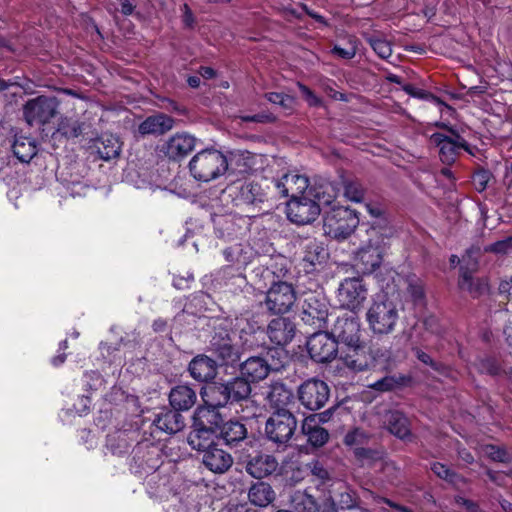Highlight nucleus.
<instances>
[{
	"mask_svg": "<svg viewBox=\"0 0 512 512\" xmlns=\"http://www.w3.org/2000/svg\"><path fill=\"white\" fill-rule=\"evenodd\" d=\"M311 473L321 481L329 479V472L319 462L311 464Z\"/></svg>",
	"mask_w": 512,
	"mask_h": 512,
	"instance_id": "60",
	"label": "nucleus"
},
{
	"mask_svg": "<svg viewBox=\"0 0 512 512\" xmlns=\"http://www.w3.org/2000/svg\"><path fill=\"white\" fill-rule=\"evenodd\" d=\"M293 501L298 512H319V502L309 494L299 492Z\"/></svg>",
	"mask_w": 512,
	"mask_h": 512,
	"instance_id": "45",
	"label": "nucleus"
},
{
	"mask_svg": "<svg viewBox=\"0 0 512 512\" xmlns=\"http://www.w3.org/2000/svg\"><path fill=\"white\" fill-rule=\"evenodd\" d=\"M319 512H338L336 500L332 497H325L319 503Z\"/></svg>",
	"mask_w": 512,
	"mask_h": 512,
	"instance_id": "58",
	"label": "nucleus"
},
{
	"mask_svg": "<svg viewBox=\"0 0 512 512\" xmlns=\"http://www.w3.org/2000/svg\"><path fill=\"white\" fill-rule=\"evenodd\" d=\"M83 124L71 117H62L58 123L56 133L65 138H76L82 134Z\"/></svg>",
	"mask_w": 512,
	"mask_h": 512,
	"instance_id": "39",
	"label": "nucleus"
},
{
	"mask_svg": "<svg viewBox=\"0 0 512 512\" xmlns=\"http://www.w3.org/2000/svg\"><path fill=\"white\" fill-rule=\"evenodd\" d=\"M491 174L487 170H479L477 171L473 177L472 182L475 189L479 192H482L486 189L488 182L490 181Z\"/></svg>",
	"mask_w": 512,
	"mask_h": 512,
	"instance_id": "54",
	"label": "nucleus"
},
{
	"mask_svg": "<svg viewBox=\"0 0 512 512\" xmlns=\"http://www.w3.org/2000/svg\"><path fill=\"white\" fill-rule=\"evenodd\" d=\"M486 252L505 255L512 250V237H506L484 248Z\"/></svg>",
	"mask_w": 512,
	"mask_h": 512,
	"instance_id": "52",
	"label": "nucleus"
},
{
	"mask_svg": "<svg viewBox=\"0 0 512 512\" xmlns=\"http://www.w3.org/2000/svg\"><path fill=\"white\" fill-rule=\"evenodd\" d=\"M328 385L319 379H309L298 389V397L303 406L315 411L321 409L329 399Z\"/></svg>",
	"mask_w": 512,
	"mask_h": 512,
	"instance_id": "10",
	"label": "nucleus"
},
{
	"mask_svg": "<svg viewBox=\"0 0 512 512\" xmlns=\"http://www.w3.org/2000/svg\"><path fill=\"white\" fill-rule=\"evenodd\" d=\"M230 402L245 400L251 393L249 381L245 377H237L225 383Z\"/></svg>",
	"mask_w": 512,
	"mask_h": 512,
	"instance_id": "38",
	"label": "nucleus"
},
{
	"mask_svg": "<svg viewBox=\"0 0 512 512\" xmlns=\"http://www.w3.org/2000/svg\"><path fill=\"white\" fill-rule=\"evenodd\" d=\"M506 318V325L504 327V335L506 342L512 347V314L507 311L501 313Z\"/></svg>",
	"mask_w": 512,
	"mask_h": 512,
	"instance_id": "59",
	"label": "nucleus"
},
{
	"mask_svg": "<svg viewBox=\"0 0 512 512\" xmlns=\"http://www.w3.org/2000/svg\"><path fill=\"white\" fill-rule=\"evenodd\" d=\"M338 511L339 510H351V509H360V499L357 496L356 492L345 488L344 491L340 492L336 499Z\"/></svg>",
	"mask_w": 512,
	"mask_h": 512,
	"instance_id": "44",
	"label": "nucleus"
},
{
	"mask_svg": "<svg viewBox=\"0 0 512 512\" xmlns=\"http://www.w3.org/2000/svg\"><path fill=\"white\" fill-rule=\"evenodd\" d=\"M280 365L270 364L264 358L254 356L241 364V375L248 381L258 382L265 379L271 370H279Z\"/></svg>",
	"mask_w": 512,
	"mask_h": 512,
	"instance_id": "17",
	"label": "nucleus"
},
{
	"mask_svg": "<svg viewBox=\"0 0 512 512\" xmlns=\"http://www.w3.org/2000/svg\"><path fill=\"white\" fill-rule=\"evenodd\" d=\"M391 236L390 228L373 226L367 230V239L353 253L354 264L363 274H370L381 266Z\"/></svg>",
	"mask_w": 512,
	"mask_h": 512,
	"instance_id": "1",
	"label": "nucleus"
},
{
	"mask_svg": "<svg viewBox=\"0 0 512 512\" xmlns=\"http://www.w3.org/2000/svg\"><path fill=\"white\" fill-rule=\"evenodd\" d=\"M267 334L271 342L283 346L294 337L295 326L288 318L277 317L270 321Z\"/></svg>",
	"mask_w": 512,
	"mask_h": 512,
	"instance_id": "18",
	"label": "nucleus"
},
{
	"mask_svg": "<svg viewBox=\"0 0 512 512\" xmlns=\"http://www.w3.org/2000/svg\"><path fill=\"white\" fill-rule=\"evenodd\" d=\"M240 199L246 204L262 202L265 194L258 183L249 182L242 185L240 189Z\"/></svg>",
	"mask_w": 512,
	"mask_h": 512,
	"instance_id": "41",
	"label": "nucleus"
},
{
	"mask_svg": "<svg viewBox=\"0 0 512 512\" xmlns=\"http://www.w3.org/2000/svg\"><path fill=\"white\" fill-rule=\"evenodd\" d=\"M368 437V434L364 430L356 428L346 434L344 442L346 445L349 446L360 445L364 444L367 441Z\"/></svg>",
	"mask_w": 512,
	"mask_h": 512,
	"instance_id": "53",
	"label": "nucleus"
},
{
	"mask_svg": "<svg viewBox=\"0 0 512 512\" xmlns=\"http://www.w3.org/2000/svg\"><path fill=\"white\" fill-rule=\"evenodd\" d=\"M327 258V252L321 242L310 240L304 247L303 262L307 271L313 270L321 265Z\"/></svg>",
	"mask_w": 512,
	"mask_h": 512,
	"instance_id": "30",
	"label": "nucleus"
},
{
	"mask_svg": "<svg viewBox=\"0 0 512 512\" xmlns=\"http://www.w3.org/2000/svg\"><path fill=\"white\" fill-rule=\"evenodd\" d=\"M215 228L220 237H229L236 232L234 218L223 215L214 219Z\"/></svg>",
	"mask_w": 512,
	"mask_h": 512,
	"instance_id": "46",
	"label": "nucleus"
},
{
	"mask_svg": "<svg viewBox=\"0 0 512 512\" xmlns=\"http://www.w3.org/2000/svg\"><path fill=\"white\" fill-rule=\"evenodd\" d=\"M339 194L337 183L324 181L308 191V195L313 196L316 203L320 206H331Z\"/></svg>",
	"mask_w": 512,
	"mask_h": 512,
	"instance_id": "28",
	"label": "nucleus"
},
{
	"mask_svg": "<svg viewBox=\"0 0 512 512\" xmlns=\"http://www.w3.org/2000/svg\"><path fill=\"white\" fill-rule=\"evenodd\" d=\"M293 399L292 392L282 384L272 386L268 394L269 403L275 408V411L287 409L293 403Z\"/></svg>",
	"mask_w": 512,
	"mask_h": 512,
	"instance_id": "36",
	"label": "nucleus"
},
{
	"mask_svg": "<svg viewBox=\"0 0 512 512\" xmlns=\"http://www.w3.org/2000/svg\"><path fill=\"white\" fill-rule=\"evenodd\" d=\"M403 90L413 96V97H416V98H421V99H424V98H427L429 95L427 92H425L424 90H421V89H418L416 87H414L413 85L411 84H406L403 86Z\"/></svg>",
	"mask_w": 512,
	"mask_h": 512,
	"instance_id": "62",
	"label": "nucleus"
},
{
	"mask_svg": "<svg viewBox=\"0 0 512 512\" xmlns=\"http://www.w3.org/2000/svg\"><path fill=\"white\" fill-rule=\"evenodd\" d=\"M196 146V138L188 133H176L164 144V153L173 160L187 156Z\"/></svg>",
	"mask_w": 512,
	"mask_h": 512,
	"instance_id": "15",
	"label": "nucleus"
},
{
	"mask_svg": "<svg viewBox=\"0 0 512 512\" xmlns=\"http://www.w3.org/2000/svg\"><path fill=\"white\" fill-rule=\"evenodd\" d=\"M368 41L372 49L379 57L383 59H388L392 55L391 43L386 39L375 36L370 37Z\"/></svg>",
	"mask_w": 512,
	"mask_h": 512,
	"instance_id": "47",
	"label": "nucleus"
},
{
	"mask_svg": "<svg viewBox=\"0 0 512 512\" xmlns=\"http://www.w3.org/2000/svg\"><path fill=\"white\" fill-rule=\"evenodd\" d=\"M297 421L291 411H274L265 426L267 438L278 445H285L293 436Z\"/></svg>",
	"mask_w": 512,
	"mask_h": 512,
	"instance_id": "7",
	"label": "nucleus"
},
{
	"mask_svg": "<svg viewBox=\"0 0 512 512\" xmlns=\"http://www.w3.org/2000/svg\"><path fill=\"white\" fill-rule=\"evenodd\" d=\"M274 185L281 196L294 198L305 195L304 193L309 187V180L305 175L291 172L275 180Z\"/></svg>",
	"mask_w": 512,
	"mask_h": 512,
	"instance_id": "14",
	"label": "nucleus"
},
{
	"mask_svg": "<svg viewBox=\"0 0 512 512\" xmlns=\"http://www.w3.org/2000/svg\"><path fill=\"white\" fill-rule=\"evenodd\" d=\"M401 384L400 379L394 376H385L373 384H370L369 387L379 392H388L399 387Z\"/></svg>",
	"mask_w": 512,
	"mask_h": 512,
	"instance_id": "48",
	"label": "nucleus"
},
{
	"mask_svg": "<svg viewBox=\"0 0 512 512\" xmlns=\"http://www.w3.org/2000/svg\"><path fill=\"white\" fill-rule=\"evenodd\" d=\"M500 294L506 296L507 299H512V277L503 279L499 284Z\"/></svg>",
	"mask_w": 512,
	"mask_h": 512,
	"instance_id": "61",
	"label": "nucleus"
},
{
	"mask_svg": "<svg viewBox=\"0 0 512 512\" xmlns=\"http://www.w3.org/2000/svg\"><path fill=\"white\" fill-rule=\"evenodd\" d=\"M269 102L281 106L284 110H292L295 104V99L286 94L270 92L266 94Z\"/></svg>",
	"mask_w": 512,
	"mask_h": 512,
	"instance_id": "49",
	"label": "nucleus"
},
{
	"mask_svg": "<svg viewBox=\"0 0 512 512\" xmlns=\"http://www.w3.org/2000/svg\"><path fill=\"white\" fill-rule=\"evenodd\" d=\"M121 151V145L117 138L109 136L103 138L101 146L98 147V153L104 160L116 158Z\"/></svg>",
	"mask_w": 512,
	"mask_h": 512,
	"instance_id": "43",
	"label": "nucleus"
},
{
	"mask_svg": "<svg viewBox=\"0 0 512 512\" xmlns=\"http://www.w3.org/2000/svg\"><path fill=\"white\" fill-rule=\"evenodd\" d=\"M341 184L344 188V196L347 200L355 203L364 200L365 189L361 183L356 180L342 179Z\"/></svg>",
	"mask_w": 512,
	"mask_h": 512,
	"instance_id": "42",
	"label": "nucleus"
},
{
	"mask_svg": "<svg viewBox=\"0 0 512 512\" xmlns=\"http://www.w3.org/2000/svg\"><path fill=\"white\" fill-rule=\"evenodd\" d=\"M383 424L388 431L402 440L412 438L410 423L408 418L398 410H390L383 416Z\"/></svg>",
	"mask_w": 512,
	"mask_h": 512,
	"instance_id": "19",
	"label": "nucleus"
},
{
	"mask_svg": "<svg viewBox=\"0 0 512 512\" xmlns=\"http://www.w3.org/2000/svg\"><path fill=\"white\" fill-rule=\"evenodd\" d=\"M408 292L414 301H420L424 297L422 282L418 278H411L408 283Z\"/></svg>",
	"mask_w": 512,
	"mask_h": 512,
	"instance_id": "55",
	"label": "nucleus"
},
{
	"mask_svg": "<svg viewBox=\"0 0 512 512\" xmlns=\"http://www.w3.org/2000/svg\"><path fill=\"white\" fill-rule=\"evenodd\" d=\"M296 300L295 291L287 282H277L268 290L266 296L267 308L276 314L286 313Z\"/></svg>",
	"mask_w": 512,
	"mask_h": 512,
	"instance_id": "11",
	"label": "nucleus"
},
{
	"mask_svg": "<svg viewBox=\"0 0 512 512\" xmlns=\"http://www.w3.org/2000/svg\"><path fill=\"white\" fill-rule=\"evenodd\" d=\"M153 424L168 434H175L184 427V420L178 410L163 409L156 414Z\"/></svg>",
	"mask_w": 512,
	"mask_h": 512,
	"instance_id": "22",
	"label": "nucleus"
},
{
	"mask_svg": "<svg viewBox=\"0 0 512 512\" xmlns=\"http://www.w3.org/2000/svg\"><path fill=\"white\" fill-rule=\"evenodd\" d=\"M214 433L210 428L200 427L193 422L192 430L187 437V442L192 449L204 452L214 444Z\"/></svg>",
	"mask_w": 512,
	"mask_h": 512,
	"instance_id": "25",
	"label": "nucleus"
},
{
	"mask_svg": "<svg viewBox=\"0 0 512 512\" xmlns=\"http://www.w3.org/2000/svg\"><path fill=\"white\" fill-rule=\"evenodd\" d=\"M248 496L252 504L266 507L274 500L275 493L269 484L259 482L250 488Z\"/></svg>",
	"mask_w": 512,
	"mask_h": 512,
	"instance_id": "35",
	"label": "nucleus"
},
{
	"mask_svg": "<svg viewBox=\"0 0 512 512\" xmlns=\"http://www.w3.org/2000/svg\"><path fill=\"white\" fill-rule=\"evenodd\" d=\"M206 406L211 408L223 407L230 402L225 383H214L207 386L201 393Z\"/></svg>",
	"mask_w": 512,
	"mask_h": 512,
	"instance_id": "29",
	"label": "nucleus"
},
{
	"mask_svg": "<svg viewBox=\"0 0 512 512\" xmlns=\"http://www.w3.org/2000/svg\"><path fill=\"white\" fill-rule=\"evenodd\" d=\"M220 434L226 444L233 445L246 438L247 429L238 421H229L222 425Z\"/></svg>",
	"mask_w": 512,
	"mask_h": 512,
	"instance_id": "37",
	"label": "nucleus"
},
{
	"mask_svg": "<svg viewBox=\"0 0 512 512\" xmlns=\"http://www.w3.org/2000/svg\"><path fill=\"white\" fill-rule=\"evenodd\" d=\"M368 287L360 277H348L340 282L337 300L340 306L353 313L359 312L367 300Z\"/></svg>",
	"mask_w": 512,
	"mask_h": 512,
	"instance_id": "6",
	"label": "nucleus"
},
{
	"mask_svg": "<svg viewBox=\"0 0 512 512\" xmlns=\"http://www.w3.org/2000/svg\"><path fill=\"white\" fill-rule=\"evenodd\" d=\"M430 143L438 148L440 160L444 164H452L456 161L461 150L474 155L475 147H471L466 140L457 132L451 130V135L441 132L431 134Z\"/></svg>",
	"mask_w": 512,
	"mask_h": 512,
	"instance_id": "5",
	"label": "nucleus"
},
{
	"mask_svg": "<svg viewBox=\"0 0 512 512\" xmlns=\"http://www.w3.org/2000/svg\"><path fill=\"white\" fill-rule=\"evenodd\" d=\"M328 315L327 306L314 296L305 300L302 311V320L311 326L321 328Z\"/></svg>",
	"mask_w": 512,
	"mask_h": 512,
	"instance_id": "20",
	"label": "nucleus"
},
{
	"mask_svg": "<svg viewBox=\"0 0 512 512\" xmlns=\"http://www.w3.org/2000/svg\"><path fill=\"white\" fill-rule=\"evenodd\" d=\"M228 169L226 156L209 148L196 153L189 162V170L198 181L209 182L222 176Z\"/></svg>",
	"mask_w": 512,
	"mask_h": 512,
	"instance_id": "3",
	"label": "nucleus"
},
{
	"mask_svg": "<svg viewBox=\"0 0 512 512\" xmlns=\"http://www.w3.org/2000/svg\"><path fill=\"white\" fill-rule=\"evenodd\" d=\"M332 53L342 59H352L356 55V46L353 42H350L345 48L335 45L332 49Z\"/></svg>",
	"mask_w": 512,
	"mask_h": 512,
	"instance_id": "57",
	"label": "nucleus"
},
{
	"mask_svg": "<svg viewBox=\"0 0 512 512\" xmlns=\"http://www.w3.org/2000/svg\"><path fill=\"white\" fill-rule=\"evenodd\" d=\"M189 371L194 379L209 381L216 375V363L207 356H197L190 362Z\"/></svg>",
	"mask_w": 512,
	"mask_h": 512,
	"instance_id": "27",
	"label": "nucleus"
},
{
	"mask_svg": "<svg viewBox=\"0 0 512 512\" xmlns=\"http://www.w3.org/2000/svg\"><path fill=\"white\" fill-rule=\"evenodd\" d=\"M358 225V215L355 210L349 207L333 205L324 214V232L334 239H346L355 231Z\"/></svg>",
	"mask_w": 512,
	"mask_h": 512,
	"instance_id": "4",
	"label": "nucleus"
},
{
	"mask_svg": "<svg viewBox=\"0 0 512 512\" xmlns=\"http://www.w3.org/2000/svg\"><path fill=\"white\" fill-rule=\"evenodd\" d=\"M278 462L271 455L261 454L253 457L246 465L247 472L254 478L261 479L276 471Z\"/></svg>",
	"mask_w": 512,
	"mask_h": 512,
	"instance_id": "24",
	"label": "nucleus"
},
{
	"mask_svg": "<svg viewBox=\"0 0 512 512\" xmlns=\"http://www.w3.org/2000/svg\"><path fill=\"white\" fill-rule=\"evenodd\" d=\"M57 108L58 102L55 98L39 96L24 105V118L30 126L44 125L55 117Z\"/></svg>",
	"mask_w": 512,
	"mask_h": 512,
	"instance_id": "8",
	"label": "nucleus"
},
{
	"mask_svg": "<svg viewBox=\"0 0 512 512\" xmlns=\"http://www.w3.org/2000/svg\"><path fill=\"white\" fill-rule=\"evenodd\" d=\"M226 261L234 263L239 267H246L255 256V252L247 244H235L223 251Z\"/></svg>",
	"mask_w": 512,
	"mask_h": 512,
	"instance_id": "31",
	"label": "nucleus"
},
{
	"mask_svg": "<svg viewBox=\"0 0 512 512\" xmlns=\"http://www.w3.org/2000/svg\"><path fill=\"white\" fill-rule=\"evenodd\" d=\"M399 314L394 295L377 294L366 312L369 328L375 334L391 333L398 321Z\"/></svg>",
	"mask_w": 512,
	"mask_h": 512,
	"instance_id": "2",
	"label": "nucleus"
},
{
	"mask_svg": "<svg viewBox=\"0 0 512 512\" xmlns=\"http://www.w3.org/2000/svg\"><path fill=\"white\" fill-rule=\"evenodd\" d=\"M302 431L314 447L323 446L329 439L328 431L317 425L315 418H306L302 424Z\"/></svg>",
	"mask_w": 512,
	"mask_h": 512,
	"instance_id": "34",
	"label": "nucleus"
},
{
	"mask_svg": "<svg viewBox=\"0 0 512 512\" xmlns=\"http://www.w3.org/2000/svg\"><path fill=\"white\" fill-rule=\"evenodd\" d=\"M482 453L494 461L502 462L506 459L505 451L491 444L484 445L482 447Z\"/></svg>",
	"mask_w": 512,
	"mask_h": 512,
	"instance_id": "56",
	"label": "nucleus"
},
{
	"mask_svg": "<svg viewBox=\"0 0 512 512\" xmlns=\"http://www.w3.org/2000/svg\"><path fill=\"white\" fill-rule=\"evenodd\" d=\"M196 399V392L187 385H178L169 394L171 406L178 411L189 410L195 404Z\"/></svg>",
	"mask_w": 512,
	"mask_h": 512,
	"instance_id": "26",
	"label": "nucleus"
},
{
	"mask_svg": "<svg viewBox=\"0 0 512 512\" xmlns=\"http://www.w3.org/2000/svg\"><path fill=\"white\" fill-rule=\"evenodd\" d=\"M333 409L330 408V409H327L321 413H317V414H314V415H311L309 416L308 418H315V423L317 425H319V423H326L328 422L332 415H333Z\"/></svg>",
	"mask_w": 512,
	"mask_h": 512,
	"instance_id": "64",
	"label": "nucleus"
},
{
	"mask_svg": "<svg viewBox=\"0 0 512 512\" xmlns=\"http://www.w3.org/2000/svg\"><path fill=\"white\" fill-rule=\"evenodd\" d=\"M182 12H183L182 20H183L184 25L186 27L191 28L195 22V18H194V15H193L191 9L189 8V6L187 4H184L182 6Z\"/></svg>",
	"mask_w": 512,
	"mask_h": 512,
	"instance_id": "63",
	"label": "nucleus"
},
{
	"mask_svg": "<svg viewBox=\"0 0 512 512\" xmlns=\"http://www.w3.org/2000/svg\"><path fill=\"white\" fill-rule=\"evenodd\" d=\"M346 347L347 350L341 354V360L344 365L352 371L365 370L369 362L365 346L360 342L357 345Z\"/></svg>",
	"mask_w": 512,
	"mask_h": 512,
	"instance_id": "23",
	"label": "nucleus"
},
{
	"mask_svg": "<svg viewBox=\"0 0 512 512\" xmlns=\"http://www.w3.org/2000/svg\"><path fill=\"white\" fill-rule=\"evenodd\" d=\"M288 219L297 225H306L314 220L320 214L319 203L307 195H301L287 203L286 209Z\"/></svg>",
	"mask_w": 512,
	"mask_h": 512,
	"instance_id": "9",
	"label": "nucleus"
},
{
	"mask_svg": "<svg viewBox=\"0 0 512 512\" xmlns=\"http://www.w3.org/2000/svg\"><path fill=\"white\" fill-rule=\"evenodd\" d=\"M459 287L468 291L474 295L482 294L488 290L487 282L483 279H473L472 276L466 272L462 271L461 277L459 280Z\"/></svg>",
	"mask_w": 512,
	"mask_h": 512,
	"instance_id": "40",
	"label": "nucleus"
},
{
	"mask_svg": "<svg viewBox=\"0 0 512 512\" xmlns=\"http://www.w3.org/2000/svg\"><path fill=\"white\" fill-rule=\"evenodd\" d=\"M12 149L21 162L28 163L37 154V143L29 136L16 135Z\"/></svg>",
	"mask_w": 512,
	"mask_h": 512,
	"instance_id": "32",
	"label": "nucleus"
},
{
	"mask_svg": "<svg viewBox=\"0 0 512 512\" xmlns=\"http://www.w3.org/2000/svg\"><path fill=\"white\" fill-rule=\"evenodd\" d=\"M431 470L439 477L452 484H457L460 477L450 470L446 465L435 462L431 465Z\"/></svg>",
	"mask_w": 512,
	"mask_h": 512,
	"instance_id": "50",
	"label": "nucleus"
},
{
	"mask_svg": "<svg viewBox=\"0 0 512 512\" xmlns=\"http://www.w3.org/2000/svg\"><path fill=\"white\" fill-rule=\"evenodd\" d=\"M193 422L200 427L210 428L213 432L221 429L222 418L215 408L200 407L193 416Z\"/></svg>",
	"mask_w": 512,
	"mask_h": 512,
	"instance_id": "33",
	"label": "nucleus"
},
{
	"mask_svg": "<svg viewBox=\"0 0 512 512\" xmlns=\"http://www.w3.org/2000/svg\"><path fill=\"white\" fill-rule=\"evenodd\" d=\"M215 351L225 363H232L238 358L236 349L228 341L215 347Z\"/></svg>",
	"mask_w": 512,
	"mask_h": 512,
	"instance_id": "51",
	"label": "nucleus"
},
{
	"mask_svg": "<svg viewBox=\"0 0 512 512\" xmlns=\"http://www.w3.org/2000/svg\"><path fill=\"white\" fill-rule=\"evenodd\" d=\"M174 126V119L166 114L158 113L147 117L138 126L141 135H162Z\"/></svg>",
	"mask_w": 512,
	"mask_h": 512,
	"instance_id": "21",
	"label": "nucleus"
},
{
	"mask_svg": "<svg viewBox=\"0 0 512 512\" xmlns=\"http://www.w3.org/2000/svg\"><path fill=\"white\" fill-rule=\"evenodd\" d=\"M202 463L209 471L223 474L232 466L233 458L230 453L215 445L202 453Z\"/></svg>",
	"mask_w": 512,
	"mask_h": 512,
	"instance_id": "16",
	"label": "nucleus"
},
{
	"mask_svg": "<svg viewBox=\"0 0 512 512\" xmlns=\"http://www.w3.org/2000/svg\"><path fill=\"white\" fill-rule=\"evenodd\" d=\"M307 349L314 361L324 363L335 358L337 342L332 335L326 332H318L308 339Z\"/></svg>",
	"mask_w": 512,
	"mask_h": 512,
	"instance_id": "13",
	"label": "nucleus"
},
{
	"mask_svg": "<svg viewBox=\"0 0 512 512\" xmlns=\"http://www.w3.org/2000/svg\"><path fill=\"white\" fill-rule=\"evenodd\" d=\"M360 320L356 315L339 316L331 328V335L336 342L345 346H353L360 343Z\"/></svg>",
	"mask_w": 512,
	"mask_h": 512,
	"instance_id": "12",
	"label": "nucleus"
}]
</instances>
